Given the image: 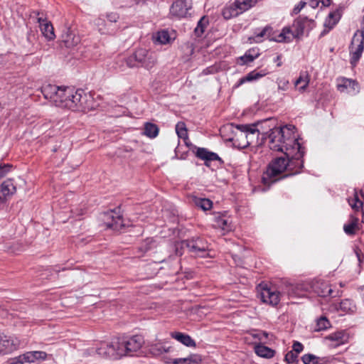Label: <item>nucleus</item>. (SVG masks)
Instances as JSON below:
<instances>
[{"label":"nucleus","mask_w":364,"mask_h":364,"mask_svg":"<svg viewBox=\"0 0 364 364\" xmlns=\"http://www.w3.org/2000/svg\"><path fill=\"white\" fill-rule=\"evenodd\" d=\"M153 350H157L158 353H162L163 352H167V350L164 347L159 346L158 348L157 346H156V347L154 348H153Z\"/></svg>","instance_id":"obj_54"},{"label":"nucleus","mask_w":364,"mask_h":364,"mask_svg":"<svg viewBox=\"0 0 364 364\" xmlns=\"http://www.w3.org/2000/svg\"><path fill=\"white\" fill-rule=\"evenodd\" d=\"M192 0H176L170 9L172 16L177 18L186 17L188 11L192 9Z\"/></svg>","instance_id":"obj_10"},{"label":"nucleus","mask_w":364,"mask_h":364,"mask_svg":"<svg viewBox=\"0 0 364 364\" xmlns=\"http://www.w3.org/2000/svg\"><path fill=\"white\" fill-rule=\"evenodd\" d=\"M35 39H36V34H35V33L33 31H30L28 33V35H27V40L30 43H32Z\"/></svg>","instance_id":"obj_52"},{"label":"nucleus","mask_w":364,"mask_h":364,"mask_svg":"<svg viewBox=\"0 0 364 364\" xmlns=\"http://www.w3.org/2000/svg\"><path fill=\"white\" fill-rule=\"evenodd\" d=\"M348 203L355 211H359L363 209V203L359 199L355 193L353 198L348 199Z\"/></svg>","instance_id":"obj_38"},{"label":"nucleus","mask_w":364,"mask_h":364,"mask_svg":"<svg viewBox=\"0 0 364 364\" xmlns=\"http://www.w3.org/2000/svg\"><path fill=\"white\" fill-rule=\"evenodd\" d=\"M326 338L328 340L336 342L338 345L343 344L348 340V337L343 331L332 333L329 334Z\"/></svg>","instance_id":"obj_31"},{"label":"nucleus","mask_w":364,"mask_h":364,"mask_svg":"<svg viewBox=\"0 0 364 364\" xmlns=\"http://www.w3.org/2000/svg\"><path fill=\"white\" fill-rule=\"evenodd\" d=\"M187 247L191 253L196 256L205 257L208 255L209 245L207 241L201 237H193L191 240H183L175 244L176 254L181 255V250Z\"/></svg>","instance_id":"obj_7"},{"label":"nucleus","mask_w":364,"mask_h":364,"mask_svg":"<svg viewBox=\"0 0 364 364\" xmlns=\"http://www.w3.org/2000/svg\"><path fill=\"white\" fill-rule=\"evenodd\" d=\"M202 361L201 356L198 354H191L186 358H174L167 364H198Z\"/></svg>","instance_id":"obj_23"},{"label":"nucleus","mask_w":364,"mask_h":364,"mask_svg":"<svg viewBox=\"0 0 364 364\" xmlns=\"http://www.w3.org/2000/svg\"><path fill=\"white\" fill-rule=\"evenodd\" d=\"M224 129L233 132V136L228 140L232 141L234 144H236L237 141L240 139L243 140L242 143L238 144V146L241 148H245L248 146L249 142L247 140L248 134H254L259 132L255 124H240L235 126L233 124H230L225 126Z\"/></svg>","instance_id":"obj_8"},{"label":"nucleus","mask_w":364,"mask_h":364,"mask_svg":"<svg viewBox=\"0 0 364 364\" xmlns=\"http://www.w3.org/2000/svg\"><path fill=\"white\" fill-rule=\"evenodd\" d=\"M309 83V76L306 73H300L299 77L294 82L295 87H297L300 92H304Z\"/></svg>","instance_id":"obj_28"},{"label":"nucleus","mask_w":364,"mask_h":364,"mask_svg":"<svg viewBox=\"0 0 364 364\" xmlns=\"http://www.w3.org/2000/svg\"><path fill=\"white\" fill-rule=\"evenodd\" d=\"M304 167L303 159L280 156L274 159L264 172L262 181L264 185H269L289 176L301 172Z\"/></svg>","instance_id":"obj_3"},{"label":"nucleus","mask_w":364,"mask_h":364,"mask_svg":"<svg viewBox=\"0 0 364 364\" xmlns=\"http://www.w3.org/2000/svg\"><path fill=\"white\" fill-rule=\"evenodd\" d=\"M241 14L238 8H236L235 6V3L223 9V16L225 19H229L232 17L237 16Z\"/></svg>","instance_id":"obj_34"},{"label":"nucleus","mask_w":364,"mask_h":364,"mask_svg":"<svg viewBox=\"0 0 364 364\" xmlns=\"http://www.w3.org/2000/svg\"><path fill=\"white\" fill-rule=\"evenodd\" d=\"M156 62V58L152 52L145 48H139L127 58H119L115 63L117 68L124 71L126 67L129 68L142 67L150 70L155 65Z\"/></svg>","instance_id":"obj_4"},{"label":"nucleus","mask_w":364,"mask_h":364,"mask_svg":"<svg viewBox=\"0 0 364 364\" xmlns=\"http://www.w3.org/2000/svg\"><path fill=\"white\" fill-rule=\"evenodd\" d=\"M194 202L196 206L203 210H210L213 206V202L208 198H196Z\"/></svg>","instance_id":"obj_36"},{"label":"nucleus","mask_w":364,"mask_h":364,"mask_svg":"<svg viewBox=\"0 0 364 364\" xmlns=\"http://www.w3.org/2000/svg\"><path fill=\"white\" fill-rule=\"evenodd\" d=\"M60 87L59 86L49 84L43 86L41 92L46 99L50 100L55 105L57 94H58Z\"/></svg>","instance_id":"obj_19"},{"label":"nucleus","mask_w":364,"mask_h":364,"mask_svg":"<svg viewBox=\"0 0 364 364\" xmlns=\"http://www.w3.org/2000/svg\"><path fill=\"white\" fill-rule=\"evenodd\" d=\"M358 218L351 217L348 223L345 224L343 226L344 232L348 235H353L355 233V230L358 228Z\"/></svg>","instance_id":"obj_33"},{"label":"nucleus","mask_w":364,"mask_h":364,"mask_svg":"<svg viewBox=\"0 0 364 364\" xmlns=\"http://www.w3.org/2000/svg\"><path fill=\"white\" fill-rule=\"evenodd\" d=\"M338 89L341 92L347 90L348 92H355L358 90V84L355 81L348 78H343L338 84Z\"/></svg>","instance_id":"obj_25"},{"label":"nucleus","mask_w":364,"mask_h":364,"mask_svg":"<svg viewBox=\"0 0 364 364\" xmlns=\"http://www.w3.org/2000/svg\"><path fill=\"white\" fill-rule=\"evenodd\" d=\"M106 18L109 23L117 24L119 16L117 13L111 12L106 14Z\"/></svg>","instance_id":"obj_46"},{"label":"nucleus","mask_w":364,"mask_h":364,"mask_svg":"<svg viewBox=\"0 0 364 364\" xmlns=\"http://www.w3.org/2000/svg\"><path fill=\"white\" fill-rule=\"evenodd\" d=\"M269 119H266L265 123L268 122Z\"/></svg>","instance_id":"obj_63"},{"label":"nucleus","mask_w":364,"mask_h":364,"mask_svg":"<svg viewBox=\"0 0 364 364\" xmlns=\"http://www.w3.org/2000/svg\"><path fill=\"white\" fill-rule=\"evenodd\" d=\"M306 5V3L304 1H300L297 5L294 6L293 9L292 13L293 14H299L301 10Z\"/></svg>","instance_id":"obj_51"},{"label":"nucleus","mask_w":364,"mask_h":364,"mask_svg":"<svg viewBox=\"0 0 364 364\" xmlns=\"http://www.w3.org/2000/svg\"><path fill=\"white\" fill-rule=\"evenodd\" d=\"M278 83V89L282 91H285L287 90L289 81L285 79L279 80Z\"/></svg>","instance_id":"obj_49"},{"label":"nucleus","mask_w":364,"mask_h":364,"mask_svg":"<svg viewBox=\"0 0 364 364\" xmlns=\"http://www.w3.org/2000/svg\"><path fill=\"white\" fill-rule=\"evenodd\" d=\"M281 59H282V55H278L276 57V58L274 59V62L277 63V67H280L282 65Z\"/></svg>","instance_id":"obj_55"},{"label":"nucleus","mask_w":364,"mask_h":364,"mask_svg":"<svg viewBox=\"0 0 364 364\" xmlns=\"http://www.w3.org/2000/svg\"><path fill=\"white\" fill-rule=\"evenodd\" d=\"M16 192V187L13 179L4 181L0 186V201L4 202Z\"/></svg>","instance_id":"obj_14"},{"label":"nucleus","mask_w":364,"mask_h":364,"mask_svg":"<svg viewBox=\"0 0 364 364\" xmlns=\"http://www.w3.org/2000/svg\"><path fill=\"white\" fill-rule=\"evenodd\" d=\"M267 74V72H266L264 70H262L259 72H258L257 70H253V71L249 73L245 77L240 78V80L238 81L237 84L236 85V87H239L240 85H241L242 84H243L246 82H251L253 80H257L265 76Z\"/></svg>","instance_id":"obj_26"},{"label":"nucleus","mask_w":364,"mask_h":364,"mask_svg":"<svg viewBox=\"0 0 364 364\" xmlns=\"http://www.w3.org/2000/svg\"><path fill=\"white\" fill-rule=\"evenodd\" d=\"M26 362L23 354L11 359L9 364H23Z\"/></svg>","instance_id":"obj_48"},{"label":"nucleus","mask_w":364,"mask_h":364,"mask_svg":"<svg viewBox=\"0 0 364 364\" xmlns=\"http://www.w3.org/2000/svg\"><path fill=\"white\" fill-rule=\"evenodd\" d=\"M60 87L59 86L49 84L43 86L41 92L46 99L50 100L55 105L57 94H58Z\"/></svg>","instance_id":"obj_20"},{"label":"nucleus","mask_w":364,"mask_h":364,"mask_svg":"<svg viewBox=\"0 0 364 364\" xmlns=\"http://www.w3.org/2000/svg\"><path fill=\"white\" fill-rule=\"evenodd\" d=\"M156 41L160 44L168 43L171 41V37L167 31H159L156 34Z\"/></svg>","instance_id":"obj_39"},{"label":"nucleus","mask_w":364,"mask_h":364,"mask_svg":"<svg viewBox=\"0 0 364 364\" xmlns=\"http://www.w3.org/2000/svg\"><path fill=\"white\" fill-rule=\"evenodd\" d=\"M321 2L322 3L323 6H328L330 5L331 1L330 0H321Z\"/></svg>","instance_id":"obj_57"},{"label":"nucleus","mask_w":364,"mask_h":364,"mask_svg":"<svg viewBox=\"0 0 364 364\" xmlns=\"http://www.w3.org/2000/svg\"><path fill=\"white\" fill-rule=\"evenodd\" d=\"M19 346L18 338L0 333V353H11L18 349Z\"/></svg>","instance_id":"obj_11"},{"label":"nucleus","mask_w":364,"mask_h":364,"mask_svg":"<svg viewBox=\"0 0 364 364\" xmlns=\"http://www.w3.org/2000/svg\"><path fill=\"white\" fill-rule=\"evenodd\" d=\"M255 353L262 358H270L274 355V350L264 345L259 344L255 347Z\"/></svg>","instance_id":"obj_29"},{"label":"nucleus","mask_w":364,"mask_h":364,"mask_svg":"<svg viewBox=\"0 0 364 364\" xmlns=\"http://www.w3.org/2000/svg\"><path fill=\"white\" fill-rule=\"evenodd\" d=\"M292 351H294V353H296L297 355L298 353H301L303 350L304 346L301 343L295 341L292 346Z\"/></svg>","instance_id":"obj_50"},{"label":"nucleus","mask_w":364,"mask_h":364,"mask_svg":"<svg viewBox=\"0 0 364 364\" xmlns=\"http://www.w3.org/2000/svg\"><path fill=\"white\" fill-rule=\"evenodd\" d=\"M72 87H60L57 94V99L55 106L64 108V104L66 102V98L71 96Z\"/></svg>","instance_id":"obj_24"},{"label":"nucleus","mask_w":364,"mask_h":364,"mask_svg":"<svg viewBox=\"0 0 364 364\" xmlns=\"http://www.w3.org/2000/svg\"><path fill=\"white\" fill-rule=\"evenodd\" d=\"M313 290L319 296L326 297L332 296L333 289L326 282L317 281L312 286Z\"/></svg>","instance_id":"obj_16"},{"label":"nucleus","mask_w":364,"mask_h":364,"mask_svg":"<svg viewBox=\"0 0 364 364\" xmlns=\"http://www.w3.org/2000/svg\"><path fill=\"white\" fill-rule=\"evenodd\" d=\"M13 166L10 164L0 165V178L6 176L12 170Z\"/></svg>","instance_id":"obj_44"},{"label":"nucleus","mask_w":364,"mask_h":364,"mask_svg":"<svg viewBox=\"0 0 364 364\" xmlns=\"http://www.w3.org/2000/svg\"><path fill=\"white\" fill-rule=\"evenodd\" d=\"M341 17V12L340 10L336 9L332 12H331L324 21V27L326 28H328L327 31H323L322 32V35H323L325 33L328 32L331 29H332L339 21L340 18Z\"/></svg>","instance_id":"obj_17"},{"label":"nucleus","mask_w":364,"mask_h":364,"mask_svg":"<svg viewBox=\"0 0 364 364\" xmlns=\"http://www.w3.org/2000/svg\"><path fill=\"white\" fill-rule=\"evenodd\" d=\"M259 297L262 302L272 306H277L281 299V293L274 287H269L267 284L259 286Z\"/></svg>","instance_id":"obj_9"},{"label":"nucleus","mask_w":364,"mask_h":364,"mask_svg":"<svg viewBox=\"0 0 364 364\" xmlns=\"http://www.w3.org/2000/svg\"><path fill=\"white\" fill-rule=\"evenodd\" d=\"M171 338L176 339L178 342L181 343L188 347H196V341L188 334L181 332H172L171 333Z\"/></svg>","instance_id":"obj_21"},{"label":"nucleus","mask_w":364,"mask_h":364,"mask_svg":"<svg viewBox=\"0 0 364 364\" xmlns=\"http://www.w3.org/2000/svg\"><path fill=\"white\" fill-rule=\"evenodd\" d=\"M265 32H266V29H264V30H263V31H262V32L258 35V36H260V37L263 36L264 35Z\"/></svg>","instance_id":"obj_59"},{"label":"nucleus","mask_w":364,"mask_h":364,"mask_svg":"<svg viewBox=\"0 0 364 364\" xmlns=\"http://www.w3.org/2000/svg\"><path fill=\"white\" fill-rule=\"evenodd\" d=\"M331 326L330 321L325 316H321L316 321V331H324Z\"/></svg>","instance_id":"obj_37"},{"label":"nucleus","mask_w":364,"mask_h":364,"mask_svg":"<svg viewBox=\"0 0 364 364\" xmlns=\"http://www.w3.org/2000/svg\"><path fill=\"white\" fill-rule=\"evenodd\" d=\"M213 226L216 228H220L223 230H229L230 229L228 220L220 215L215 217V223Z\"/></svg>","instance_id":"obj_35"},{"label":"nucleus","mask_w":364,"mask_h":364,"mask_svg":"<svg viewBox=\"0 0 364 364\" xmlns=\"http://www.w3.org/2000/svg\"><path fill=\"white\" fill-rule=\"evenodd\" d=\"M297 355L293 351L288 352L285 355V360L289 364H294L296 361Z\"/></svg>","instance_id":"obj_47"},{"label":"nucleus","mask_w":364,"mask_h":364,"mask_svg":"<svg viewBox=\"0 0 364 364\" xmlns=\"http://www.w3.org/2000/svg\"><path fill=\"white\" fill-rule=\"evenodd\" d=\"M144 343V338L139 335L119 338L110 343H103L96 350L100 357L117 360L123 356H134Z\"/></svg>","instance_id":"obj_2"},{"label":"nucleus","mask_w":364,"mask_h":364,"mask_svg":"<svg viewBox=\"0 0 364 364\" xmlns=\"http://www.w3.org/2000/svg\"><path fill=\"white\" fill-rule=\"evenodd\" d=\"M71 96L66 98L64 108L73 111L87 112L95 108L92 97L82 90H75L72 87Z\"/></svg>","instance_id":"obj_6"},{"label":"nucleus","mask_w":364,"mask_h":364,"mask_svg":"<svg viewBox=\"0 0 364 364\" xmlns=\"http://www.w3.org/2000/svg\"><path fill=\"white\" fill-rule=\"evenodd\" d=\"M360 195L362 197L364 198V192L363 191H360Z\"/></svg>","instance_id":"obj_60"},{"label":"nucleus","mask_w":364,"mask_h":364,"mask_svg":"<svg viewBox=\"0 0 364 364\" xmlns=\"http://www.w3.org/2000/svg\"><path fill=\"white\" fill-rule=\"evenodd\" d=\"M104 217L105 223L108 228L119 231L124 226L122 216L113 210L105 213Z\"/></svg>","instance_id":"obj_12"},{"label":"nucleus","mask_w":364,"mask_h":364,"mask_svg":"<svg viewBox=\"0 0 364 364\" xmlns=\"http://www.w3.org/2000/svg\"><path fill=\"white\" fill-rule=\"evenodd\" d=\"M95 23L98 31L102 35H112L119 29L117 24L109 23V22L102 17L97 18Z\"/></svg>","instance_id":"obj_13"},{"label":"nucleus","mask_w":364,"mask_h":364,"mask_svg":"<svg viewBox=\"0 0 364 364\" xmlns=\"http://www.w3.org/2000/svg\"><path fill=\"white\" fill-rule=\"evenodd\" d=\"M205 74H208V73H210V70H208V72H206V71L205 70Z\"/></svg>","instance_id":"obj_62"},{"label":"nucleus","mask_w":364,"mask_h":364,"mask_svg":"<svg viewBox=\"0 0 364 364\" xmlns=\"http://www.w3.org/2000/svg\"><path fill=\"white\" fill-rule=\"evenodd\" d=\"M355 307V304L350 299H344L340 303V309L345 312H353Z\"/></svg>","instance_id":"obj_40"},{"label":"nucleus","mask_w":364,"mask_h":364,"mask_svg":"<svg viewBox=\"0 0 364 364\" xmlns=\"http://www.w3.org/2000/svg\"><path fill=\"white\" fill-rule=\"evenodd\" d=\"M176 132L178 137L186 139L188 136L186 124L183 122H178L176 125Z\"/></svg>","instance_id":"obj_42"},{"label":"nucleus","mask_w":364,"mask_h":364,"mask_svg":"<svg viewBox=\"0 0 364 364\" xmlns=\"http://www.w3.org/2000/svg\"><path fill=\"white\" fill-rule=\"evenodd\" d=\"M258 56L257 54L253 55L250 53V51H247L245 53V54L240 57V60L242 61L241 64H247L251 62H252Z\"/></svg>","instance_id":"obj_45"},{"label":"nucleus","mask_w":364,"mask_h":364,"mask_svg":"<svg viewBox=\"0 0 364 364\" xmlns=\"http://www.w3.org/2000/svg\"><path fill=\"white\" fill-rule=\"evenodd\" d=\"M196 156L204 160L206 166H208V162L209 161H220V158L217 154L209 151L205 148H198L196 151Z\"/></svg>","instance_id":"obj_18"},{"label":"nucleus","mask_w":364,"mask_h":364,"mask_svg":"<svg viewBox=\"0 0 364 364\" xmlns=\"http://www.w3.org/2000/svg\"><path fill=\"white\" fill-rule=\"evenodd\" d=\"M26 362L33 363L36 360H43L47 357L44 351H29L23 354Z\"/></svg>","instance_id":"obj_27"},{"label":"nucleus","mask_w":364,"mask_h":364,"mask_svg":"<svg viewBox=\"0 0 364 364\" xmlns=\"http://www.w3.org/2000/svg\"><path fill=\"white\" fill-rule=\"evenodd\" d=\"M205 74H208V73H210V70H208V72H206V71L205 70Z\"/></svg>","instance_id":"obj_61"},{"label":"nucleus","mask_w":364,"mask_h":364,"mask_svg":"<svg viewBox=\"0 0 364 364\" xmlns=\"http://www.w3.org/2000/svg\"><path fill=\"white\" fill-rule=\"evenodd\" d=\"M321 0H310L309 5L312 9H316L318 6Z\"/></svg>","instance_id":"obj_53"},{"label":"nucleus","mask_w":364,"mask_h":364,"mask_svg":"<svg viewBox=\"0 0 364 364\" xmlns=\"http://www.w3.org/2000/svg\"><path fill=\"white\" fill-rule=\"evenodd\" d=\"M37 16H39V13H37ZM37 20L39 23L41 33L44 37L48 41L53 40L55 38V35L53 25L42 17L38 16Z\"/></svg>","instance_id":"obj_15"},{"label":"nucleus","mask_w":364,"mask_h":364,"mask_svg":"<svg viewBox=\"0 0 364 364\" xmlns=\"http://www.w3.org/2000/svg\"><path fill=\"white\" fill-rule=\"evenodd\" d=\"M289 296H292L294 294V292L293 291V287L291 285L289 287V289L287 292Z\"/></svg>","instance_id":"obj_58"},{"label":"nucleus","mask_w":364,"mask_h":364,"mask_svg":"<svg viewBox=\"0 0 364 364\" xmlns=\"http://www.w3.org/2000/svg\"><path fill=\"white\" fill-rule=\"evenodd\" d=\"M62 41L67 48H73L78 44L80 38L67 28L62 35Z\"/></svg>","instance_id":"obj_22"},{"label":"nucleus","mask_w":364,"mask_h":364,"mask_svg":"<svg viewBox=\"0 0 364 364\" xmlns=\"http://www.w3.org/2000/svg\"><path fill=\"white\" fill-rule=\"evenodd\" d=\"M355 254H356L358 261L361 262V251L358 249H356L355 250Z\"/></svg>","instance_id":"obj_56"},{"label":"nucleus","mask_w":364,"mask_h":364,"mask_svg":"<svg viewBox=\"0 0 364 364\" xmlns=\"http://www.w3.org/2000/svg\"><path fill=\"white\" fill-rule=\"evenodd\" d=\"M208 21L205 19V17H203L200 19L196 28L194 30V32L197 36H200L204 33Z\"/></svg>","instance_id":"obj_41"},{"label":"nucleus","mask_w":364,"mask_h":364,"mask_svg":"<svg viewBox=\"0 0 364 364\" xmlns=\"http://www.w3.org/2000/svg\"><path fill=\"white\" fill-rule=\"evenodd\" d=\"M258 0H236L235 6L238 8L241 13L254 6Z\"/></svg>","instance_id":"obj_32"},{"label":"nucleus","mask_w":364,"mask_h":364,"mask_svg":"<svg viewBox=\"0 0 364 364\" xmlns=\"http://www.w3.org/2000/svg\"><path fill=\"white\" fill-rule=\"evenodd\" d=\"M159 127L153 123L146 122L144 124L143 134L149 138L153 139L159 134Z\"/></svg>","instance_id":"obj_30"},{"label":"nucleus","mask_w":364,"mask_h":364,"mask_svg":"<svg viewBox=\"0 0 364 364\" xmlns=\"http://www.w3.org/2000/svg\"><path fill=\"white\" fill-rule=\"evenodd\" d=\"M314 21L306 16H299L291 26L284 27L276 37L275 41L279 43L290 42L294 38H300L306 31H309L314 27Z\"/></svg>","instance_id":"obj_5"},{"label":"nucleus","mask_w":364,"mask_h":364,"mask_svg":"<svg viewBox=\"0 0 364 364\" xmlns=\"http://www.w3.org/2000/svg\"><path fill=\"white\" fill-rule=\"evenodd\" d=\"M296 127L287 124L279 127L270 128L267 133H263L269 139L270 149L281 151L287 157L303 159L304 147L299 142V139L295 133Z\"/></svg>","instance_id":"obj_1"},{"label":"nucleus","mask_w":364,"mask_h":364,"mask_svg":"<svg viewBox=\"0 0 364 364\" xmlns=\"http://www.w3.org/2000/svg\"><path fill=\"white\" fill-rule=\"evenodd\" d=\"M319 358L313 354H305L302 356L301 360L304 364H318Z\"/></svg>","instance_id":"obj_43"}]
</instances>
